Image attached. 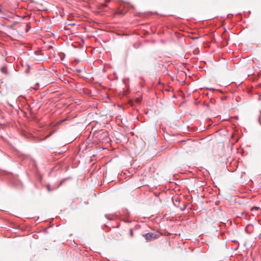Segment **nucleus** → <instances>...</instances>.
<instances>
[{
    "label": "nucleus",
    "instance_id": "0eeeda50",
    "mask_svg": "<svg viewBox=\"0 0 261 261\" xmlns=\"http://www.w3.org/2000/svg\"><path fill=\"white\" fill-rule=\"evenodd\" d=\"M25 26L27 27V29H26V32H28V30H29V29H30V28H31V27H29V29H28V24H26V25H25Z\"/></svg>",
    "mask_w": 261,
    "mask_h": 261
},
{
    "label": "nucleus",
    "instance_id": "423d86ee",
    "mask_svg": "<svg viewBox=\"0 0 261 261\" xmlns=\"http://www.w3.org/2000/svg\"><path fill=\"white\" fill-rule=\"evenodd\" d=\"M46 188H47V190H48V192L51 191V190L50 187V185L49 184L46 185Z\"/></svg>",
    "mask_w": 261,
    "mask_h": 261
},
{
    "label": "nucleus",
    "instance_id": "f8f14e48",
    "mask_svg": "<svg viewBox=\"0 0 261 261\" xmlns=\"http://www.w3.org/2000/svg\"><path fill=\"white\" fill-rule=\"evenodd\" d=\"M2 12V10H1V9L0 8V12Z\"/></svg>",
    "mask_w": 261,
    "mask_h": 261
},
{
    "label": "nucleus",
    "instance_id": "9b49d317",
    "mask_svg": "<svg viewBox=\"0 0 261 261\" xmlns=\"http://www.w3.org/2000/svg\"><path fill=\"white\" fill-rule=\"evenodd\" d=\"M50 135H51V134H50V135H48V136L46 137V138H47L49 137Z\"/></svg>",
    "mask_w": 261,
    "mask_h": 261
},
{
    "label": "nucleus",
    "instance_id": "f257e3e1",
    "mask_svg": "<svg viewBox=\"0 0 261 261\" xmlns=\"http://www.w3.org/2000/svg\"><path fill=\"white\" fill-rule=\"evenodd\" d=\"M142 236L145 238L146 242L152 241L159 237V234L154 232H148L143 234Z\"/></svg>",
    "mask_w": 261,
    "mask_h": 261
},
{
    "label": "nucleus",
    "instance_id": "39448f33",
    "mask_svg": "<svg viewBox=\"0 0 261 261\" xmlns=\"http://www.w3.org/2000/svg\"><path fill=\"white\" fill-rule=\"evenodd\" d=\"M129 234L131 237H133V231L132 228L129 229Z\"/></svg>",
    "mask_w": 261,
    "mask_h": 261
},
{
    "label": "nucleus",
    "instance_id": "7ed1b4c3",
    "mask_svg": "<svg viewBox=\"0 0 261 261\" xmlns=\"http://www.w3.org/2000/svg\"><path fill=\"white\" fill-rule=\"evenodd\" d=\"M105 217L109 220H112L114 219L113 216L110 215H106Z\"/></svg>",
    "mask_w": 261,
    "mask_h": 261
},
{
    "label": "nucleus",
    "instance_id": "f03ea898",
    "mask_svg": "<svg viewBox=\"0 0 261 261\" xmlns=\"http://www.w3.org/2000/svg\"><path fill=\"white\" fill-rule=\"evenodd\" d=\"M115 15H120L121 16H123L124 15V13L121 10H118L115 13Z\"/></svg>",
    "mask_w": 261,
    "mask_h": 261
},
{
    "label": "nucleus",
    "instance_id": "9d476101",
    "mask_svg": "<svg viewBox=\"0 0 261 261\" xmlns=\"http://www.w3.org/2000/svg\"><path fill=\"white\" fill-rule=\"evenodd\" d=\"M25 72L26 73H28V72H29V69H27V70H25Z\"/></svg>",
    "mask_w": 261,
    "mask_h": 261
},
{
    "label": "nucleus",
    "instance_id": "20e7f679",
    "mask_svg": "<svg viewBox=\"0 0 261 261\" xmlns=\"http://www.w3.org/2000/svg\"><path fill=\"white\" fill-rule=\"evenodd\" d=\"M1 71L5 73V74H7V68L6 67H3L1 68Z\"/></svg>",
    "mask_w": 261,
    "mask_h": 261
},
{
    "label": "nucleus",
    "instance_id": "6e6552de",
    "mask_svg": "<svg viewBox=\"0 0 261 261\" xmlns=\"http://www.w3.org/2000/svg\"><path fill=\"white\" fill-rule=\"evenodd\" d=\"M76 71L77 72H78V73H80V72H81V69H76Z\"/></svg>",
    "mask_w": 261,
    "mask_h": 261
},
{
    "label": "nucleus",
    "instance_id": "1a4fd4ad",
    "mask_svg": "<svg viewBox=\"0 0 261 261\" xmlns=\"http://www.w3.org/2000/svg\"><path fill=\"white\" fill-rule=\"evenodd\" d=\"M101 7H106V4H102L101 5Z\"/></svg>",
    "mask_w": 261,
    "mask_h": 261
}]
</instances>
